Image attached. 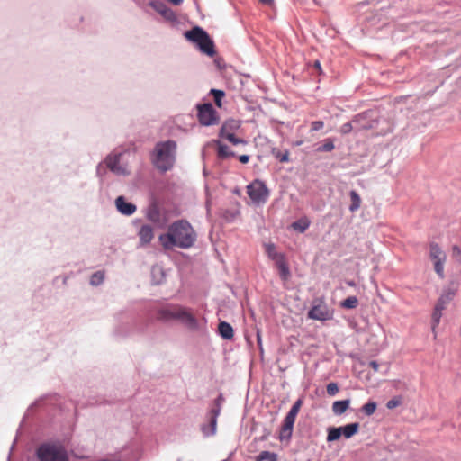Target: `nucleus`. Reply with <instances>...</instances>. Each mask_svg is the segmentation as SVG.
I'll return each instance as SVG.
<instances>
[{
	"instance_id": "38",
	"label": "nucleus",
	"mask_w": 461,
	"mask_h": 461,
	"mask_svg": "<svg viewBox=\"0 0 461 461\" xmlns=\"http://www.w3.org/2000/svg\"><path fill=\"white\" fill-rule=\"evenodd\" d=\"M400 404V401L397 400V399H392L390 401L387 402L386 403V407L388 409H394L395 407H397L398 405Z\"/></svg>"
},
{
	"instance_id": "45",
	"label": "nucleus",
	"mask_w": 461,
	"mask_h": 461,
	"mask_svg": "<svg viewBox=\"0 0 461 461\" xmlns=\"http://www.w3.org/2000/svg\"><path fill=\"white\" fill-rule=\"evenodd\" d=\"M168 1L176 5H179L183 2V0H168Z\"/></svg>"
},
{
	"instance_id": "31",
	"label": "nucleus",
	"mask_w": 461,
	"mask_h": 461,
	"mask_svg": "<svg viewBox=\"0 0 461 461\" xmlns=\"http://www.w3.org/2000/svg\"><path fill=\"white\" fill-rule=\"evenodd\" d=\"M222 397L220 395L214 402L215 406L211 410L210 416L218 418L221 412V402Z\"/></svg>"
},
{
	"instance_id": "47",
	"label": "nucleus",
	"mask_w": 461,
	"mask_h": 461,
	"mask_svg": "<svg viewBox=\"0 0 461 461\" xmlns=\"http://www.w3.org/2000/svg\"><path fill=\"white\" fill-rule=\"evenodd\" d=\"M315 66H316V68H320V63L317 61Z\"/></svg>"
},
{
	"instance_id": "23",
	"label": "nucleus",
	"mask_w": 461,
	"mask_h": 461,
	"mask_svg": "<svg viewBox=\"0 0 461 461\" xmlns=\"http://www.w3.org/2000/svg\"><path fill=\"white\" fill-rule=\"evenodd\" d=\"M151 6L167 19L174 17L173 12L162 3H151Z\"/></svg>"
},
{
	"instance_id": "43",
	"label": "nucleus",
	"mask_w": 461,
	"mask_h": 461,
	"mask_svg": "<svg viewBox=\"0 0 461 461\" xmlns=\"http://www.w3.org/2000/svg\"><path fill=\"white\" fill-rule=\"evenodd\" d=\"M445 306H444V302L442 300H440L437 305L435 306V309L434 310H438V312H442L444 310Z\"/></svg>"
},
{
	"instance_id": "32",
	"label": "nucleus",
	"mask_w": 461,
	"mask_h": 461,
	"mask_svg": "<svg viewBox=\"0 0 461 461\" xmlns=\"http://www.w3.org/2000/svg\"><path fill=\"white\" fill-rule=\"evenodd\" d=\"M211 94L213 95L214 97V102H215V104L218 106V107H221V99L222 97L224 96V92L221 91V90H217V89H212L211 90Z\"/></svg>"
},
{
	"instance_id": "44",
	"label": "nucleus",
	"mask_w": 461,
	"mask_h": 461,
	"mask_svg": "<svg viewBox=\"0 0 461 461\" xmlns=\"http://www.w3.org/2000/svg\"><path fill=\"white\" fill-rule=\"evenodd\" d=\"M261 4L272 6L274 5V0H259Z\"/></svg>"
},
{
	"instance_id": "11",
	"label": "nucleus",
	"mask_w": 461,
	"mask_h": 461,
	"mask_svg": "<svg viewBox=\"0 0 461 461\" xmlns=\"http://www.w3.org/2000/svg\"><path fill=\"white\" fill-rule=\"evenodd\" d=\"M106 165H107V167L111 171H113L118 175L129 174V171L127 170V168L125 167H122L120 165V155H113V156L107 157Z\"/></svg>"
},
{
	"instance_id": "30",
	"label": "nucleus",
	"mask_w": 461,
	"mask_h": 461,
	"mask_svg": "<svg viewBox=\"0 0 461 461\" xmlns=\"http://www.w3.org/2000/svg\"><path fill=\"white\" fill-rule=\"evenodd\" d=\"M334 148H335V146H334L332 140L327 139L324 140L323 145L319 147L317 149V150L320 152H330V151L333 150Z\"/></svg>"
},
{
	"instance_id": "7",
	"label": "nucleus",
	"mask_w": 461,
	"mask_h": 461,
	"mask_svg": "<svg viewBox=\"0 0 461 461\" xmlns=\"http://www.w3.org/2000/svg\"><path fill=\"white\" fill-rule=\"evenodd\" d=\"M307 316L312 320L325 321L332 319L333 311L329 308L323 298H316L312 301V306Z\"/></svg>"
},
{
	"instance_id": "18",
	"label": "nucleus",
	"mask_w": 461,
	"mask_h": 461,
	"mask_svg": "<svg viewBox=\"0 0 461 461\" xmlns=\"http://www.w3.org/2000/svg\"><path fill=\"white\" fill-rule=\"evenodd\" d=\"M350 400L336 401L332 404V411L335 415H341L349 408Z\"/></svg>"
},
{
	"instance_id": "48",
	"label": "nucleus",
	"mask_w": 461,
	"mask_h": 461,
	"mask_svg": "<svg viewBox=\"0 0 461 461\" xmlns=\"http://www.w3.org/2000/svg\"><path fill=\"white\" fill-rule=\"evenodd\" d=\"M150 220L153 221H158V219H154V218H151Z\"/></svg>"
},
{
	"instance_id": "5",
	"label": "nucleus",
	"mask_w": 461,
	"mask_h": 461,
	"mask_svg": "<svg viewBox=\"0 0 461 461\" xmlns=\"http://www.w3.org/2000/svg\"><path fill=\"white\" fill-rule=\"evenodd\" d=\"M303 399H301V398L298 399L294 403V405L290 409L289 412L286 414V416L284 419V421L282 423L281 429H280V433H279L280 440L289 439L291 438L296 416L299 413V411L303 406Z\"/></svg>"
},
{
	"instance_id": "9",
	"label": "nucleus",
	"mask_w": 461,
	"mask_h": 461,
	"mask_svg": "<svg viewBox=\"0 0 461 461\" xmlns=\"http://www.w3.org/2000/svg\"><path fill=\"white\" fill-rule=\"evenodd\" d=\"M429 258L434 263L435 272L441 279H443L445 277L444 264L446 262L447 257L445 252L440 249V247L437 243H430Z\"/></svg>"
},
{
	"instance_id": "13",
	"label": "nucleus",
	"mask_w": 461,
	"mask_h": 461,
	"mask_svg": "<svg viewBox=\"0 0 461 461\" xmlns=\"http://www.w3.org/2000/svg\"><path fill=\"white\" fill-rule=\"evenodd\" d=\"M115 205L117 210L124 215H131L136 211V206L131 203L125 201L123 196H119L115 200Z\"/></svg>"
},
{
	"instance_id": "41",
	"label": "nucleus",
	"mask_w": 461,
	"mask_h": 461,
	"mask_svg": "<svg viewBox=\"0 0 461 461\" xmlns=\"http://www.w3.org/2000/svg\"><path fill=\"white\" fill-rule=\"evenodd\" d=\"M239 160L242 163V164H246L249 162V156L248 155H240L239 157Z\"/></svg>"
},
{
	"instance_id": "42",
	"label": "nucleus",
	"mask_w": 461,
	"mask_h": 461,
	"mask_svg": "<svg viewBox=\"0 0 461 461\" xmlns=\"http://www.w3.org/2000/svg\"><path fill=\"white\" fill-rule=\"evenodd\" d=\"M279 160L280 162H287L289 160V152L285 151V153L279 158Z\"/></svg>"
},
{
	"instance_id": "19",
	"label": "nucleus",
	"mask_w": 461,
	"mask_h": 461,
	"mask_svg": "<svg viewBox=\"0 0 461 461\" xmlns=\"http://www.w3.org/2000/svg\"><path fill=\"white\" fill-rule=\"evenodd\" d=\"M217 145V155L220 158H227L230 157H234L235 153L232 152L229 147L225 144H223L221 141L216 142Z\"/></svg>"
},
{
	"instance_id": "17",
	"label": "nucleus",
	"mask_w": 461,
	"mask_h": 461,
	"mask_svg": "<svg viewBox=\"0 0 461 461\" xmlns=\"http://www.w3.org/2000/svg\"><path fill=\"white\" fill-rule=\"evenodd\" d=\"M220 335L225 339H231L234 332L231 325L226 321H221L218 326Z\"/></svg>"
},
{
	"instance_id": "20",
	"label": "nucleus",
	"mask_w": 461,
	"mask_h": 461,
	"mask_svg": "<svg viewBox=\"0 0 461 461\" xmlns=\"http://www.w3.org/2000/svg\"><path fill=\"white\" fill-rule=\"evenodd\" d=\"M351 203L349 205V211L351 212H357L361 206V198L357 191L352 190L349 193Z\"/></svg>"
},
{
	"instance_id": "34",
	"label": "nucleus",
	"mask_w": 461,
	"mask_h": 461,
	"mask_svg": "<svg viewBox=\"0 0 461 461\" xmlns=\"http://www.w3.org/2000/svg\"><path fill=\"white\" fill-rule=\"evenodd\" d=\"M210 426H211V431L206 432L203 429V432L205 435H213L216 432V426H217V418L215 417H210Z\"/></svg>"
},
{
	"instance_id": "12",
	"label": "nucleus",
	"mask_w": 461,
	"mask_h": 461,
	"mask_svg": "<svg viewBox=\"0 0 461 461\" xmlns=\"http://www.w3.org/2000/svg\"><path fill=\"white\" fill-rule=\"evenodd\" d=\"M208 33L200 27H194L185 33V38L197 46L203 41Z\"/></svg>"
},
{
	"instance_id": "16",
	"label": "nucleus",
	"mask_w": 461,
	"mask_h": 461,
	"mask_svg": "<svg viewBox=\"0 0 461 461\" xmlns=\"http://www.w3.org/2000/svg\"><path fill=\"white\" fill-rule=\"evenodd\" d=\"M276 267L279 270V275L282 280L286 281L290 277L289 267L286 263L285 258H280L276 263Z\"/></svg>"
},
{
	"instance_id": "22",
	"label": "nucleus",
	"mask_w": 461,
	"mask_h": 461,
	"mask_svg": "<svg viewBox=\"0 0 461 461\" xmlns=\"http://www.w3.org/2000/svg\"><path fill=\"white\" fill-rule=\"evenodd\" d=\"M240 128V122L236 120L226 121L221 128L220 134L233 132L235 130Z\"/></svg>"
},
{
	"instance_id": "36",
	"label": "nucleus",
	"mask_w": 461,
	"mask_h": 461,
	"mask_svg": "<svg viewBox=\"0 0 461 461\" xmlns=\"http://www.w3.org/2000/svg\"><path fill=\"white\" fill-rule=\"evenodd\" d=\"M441 315V312H438V310H434L432 313L433 329L439 323Z\"/></svg>"
},
{
	"instance_id": "21",
	"label": "nucleus",
	"mask_w": 461,
	"mask_h": 461,
	"mask_svg": "<svg viewBox=\"0 0 461 461\" xmlns=\"http://www.w3.org/2000/svg\"><path fill=\"white\" fill-rule=\"evenodd\" d=\"M265 250L267 256L272 259L275 260L276 263L280 258H285L283 254L278 253L276 250V247L273 243H267L265 244Z\"/></svg>"
},
{
	"instance_id": "14",
	"label": "nucleus",
	"mask_w": 461,
	"mask_h": 461,
	"mask_svg": "<svg viewBox=\"0 0 461 461\" xmlns=\"http://www.w3.org/2000/svg\"><path fill=\"white\" fill-rule=\"evenodd\" d=\"M140 242L142 246L148 245L154 238V230L150 225H142L139 230Z\"/></svg>"
},
{
	"instance_id": "1",
	"label": "nucleus",
	"mask_w": 461,
	"mask_h": 461,
	"mask_svg": "<svg viewBox=\"0 0 461 461\" xmlns=\"http://www.w3.org/2000/svg\"><path fill=\"white\" fill-rule=\"evenodd\" d=\"M158 240L165 249H189L196 241V232L187 221L178 220L168 227L167 233L159 235Z\"/></svg>"
},
{
	"instance_id": "40",
	"label": "nucleus",
	"mask_w": 461,
	"mask_h": 461,
	"mask_svg": "<svg viewBox=\"0 0 461 461\" xmlns=\"http://www.w3.org/2000/svg\"><path fill=\"white\" fill-rule=\"evenodd\" d=\"M369 366L372 367V369L375 371V372H377L378 369H379V365L376 361H370L369 362Z\"/></svg>"
},
{
	"instance_id": "2",
	"label": "nucleus",
	"mask_w": 461,
	"mask_h": 461,
	"mask_svg": "<svg viewBox=\"0 0 461 461\" xmlns=\"http://www.w3.org/2000/svg\"><path fill=\"white\" fill-rule=\"evenodd\" d=\"M157 319L163 321L178 320L188 328L197 327V320L191 310L179 304H170L158 309Z\"/></svg>"
},
{
	"instance_id": "4",
	"label": "nucleus",
	"mask_w": 461,
	"mask_h": 461,
	"mask_svg": "<svg viewBox=\"0 0 461 461\" xmlns=\"http://www.w3.org/2000/svg\"><path fill=\"white\" fill-rule=\"evenodd\" d=\"M39 461H68L65 449L52 444H43L37 449Z\"/></svg>"
},
{
	"instance_id": "35",
	"label": "nucleus",
	"mask_w": 461,
	"mask_h": 461,
	"mask_svg": "<svg viewBox=\"0 0 461 461\" xmlns=\"http://www.w3.org/2000/svg\"><path fill=\"white\" fill-rule=\"evenodd\" d=\"M339 392V386L336 383H330L327 385V393L330 396L337 394Z\"/></svg>"
},
{
	"instance_id": "3",
	"label": "nucleus",
	"mask_w": 461,
	"mask_h": 461,
	"mask_svg": "<svg viewBox=\"0 0 461 461\" xmlns=\"http://www.w3.org/2000/svg\"><path fill=\"white\" fill-rule=\"evenodd\" d=\"M176 143L174 140H167L156 144L152 162L160 171L166 172L172 168L176 161Z\"/></svg>"
},
{
	"instance_id": "15",
	"label": "nucleus",
	"mask_w": 461,
	"mask_h": 461,
	"mask_svg": "<svg viewBox=\"0 0 461 461\" xmlns=\"http://www.w3.org/2000/svg\"><path fill=\"white\" fill-rule=\"evenodd\" d=\"M200 50L210 57L215 55L213 41L210 39L209 35L205 37L203 41L198 45Z\"/></svg>"
},
{
	"instance_id": "25",
	"label": "nucleus",
	"mask_w": 461,
	"mask_h": 461,
	"mask_svg": "<svg viewBox=\"0 0 461 461\" xmlns=\"http://www.w3.org/2000/svg\"><path fill=\"white\" fill-rule=\"evenodd\" d=\"M220 137L226 139L233 145L246 144V141L243 139L236 137L233 132L221 133L220 134Z\"/></svg>"
},
{
	"instance_id": "26",
	"label": "nucleus",
	"mask_w": 461,
	"mask_h": 461,
	"mask_svg": "<svg viewBox=\"0 0 461 461\" xmlns=\"http://www.w3.org/2000/svg\"><path fill=\"white\" fill-rule=\"evenodd\" d=\"M257 461H278V456L276 453L269 451H262L258 456Z\"/></svg>"
},
{
	"instance_id": "28",
	"label": "nucleus",
	"mask_w": 461,
	"mask_h": 461,
	"mask_svg": "<svg viewBox=\"0 0 461 461\" xmlns=\"http://www.w3.org/2000/svg\"><path fill=\"white\" fill-rule=\"evenodd\" d=\"M376 403L375 402H366V404L363 405L362 407V411L367 415V416H371L372 414L375 413V410H376Z\"/></svg>"
},
{
	"instance_id": "6",
	"label": "nucleus",
	"mask_w": 461,
	"mask_h": 461,
	"mask_svg": "<svg viewBox=\"0 0 461 461\" xmlns=\"http://www.w3.org/2000/svg\"><path fill=\"white\" fill-rule=\"evenodd\" d=\"M247 194L254 204H264L270 193L263 181L256 179L247 186Z\"/></svg>"
},
{
	"instance_id": "29",
	"label": "nucleus",
	"mask_w": 461,
	"mask_h": 461,
	"mask_svg": "<svg viewBox=\"0 0 461 461\" xmlns=\"http://www.w3.org/2000/svg\"><path fill=\"white\" fill-rule=\"evenodd\" d=\"M104 278V274L103 271H97L94 273L91 276L90 283L93 285H100Z\"/></svg>"
},
{
	"instance_id": "27",
	"label": "nucleus",
	"mask_w": 461,
	"mask_h": 461,
	"mask_svg": "<svg viewBox=\"0 0 461 461\" xmlns=\"http://www.w3.org/2000/svg\"><path fill=\"white\" fill-rule=\"evenodd\" d=\"M357 304L358 300L356 296H349L341 303V306L346 309H354L357 306Z\"/></svg>"
},
{
	"instance_id": "37",
	"label": "nucleus",
	"mask_w": 461,
	"mask_h": 461,
	"mask_svg": "<svg viewBox=\"0 0 461 461\" xmlns=\"http://www.w3.org/2000/svg\"><path fill=\"white\" fill-rule=\"evenodd\" d=\"M324 123L322 121H314L311 124V131H317L323 128Z\"/></svg>"
},
{
	"instance_id": "46",
	"label": "nucleus",
	"mask_w": 461,
	"mask_h": 461,
	"mask_svg": "<svg viewBox=\"0 0 461 461\" xmlns=\"http://www.w3.org/2000/svg\"><path fill=\"white\" fill-rule=\"evenodd\" d=\"M257 339H258V343L260 345V343H261V337H260L259 332H258V334H257Z\"/></svg>"
},
{
	"instance_id": "10",
	"label": "nucleus",
	"mask_w": 461,
	"mask_h": 461,
	"mask_svg": "<svg viewBox=\"0 0 461 461\" xmlns=\"http://www.w3.org/2000/svg\"><path fill=\"white\" fill-rule=\"evenodd\" d=\"M197 108V116L201 124L210 126L218 123L219 118L212 104H203Z\"/></svg>"
},
{
	"instance_id": "8",
	"label": "nucleus",
	"mask_w": 461,
	"mask_h": 461,
	"mask_svg": "<svg viewBox=\"0 0 461 461\" xmlns=\"http://www.w3.org/2000/svg\"><path fill=\"white\" fill-rule=\"evenodd\" d=\"M358 430L359 424L357 422L349 423L342 427H330L327 429V441H336L339 439L341 436H344L346 438H350L356 435Z\"/></svg>"
},
{
	"instance_id": "39",
	"label": "nucleus",
	"mask_w": 461,
	"mask_h": 461,
	"mask_svg": "<svg viewBox=\"0 0 461 461\" xmlns=\"http://www.w3.org/2000/svg\"><path fill=\"white\" fill-rule=\"evenodd\" d=\"M352 131V126L350 123H345L342 127H341V132L346 134V133H348Z\"/></svg>"
},
{
	"instance_id": "33",
	"label": "nucleus",
	"mask_w": 461,
	"mask_h": 461,
	"mask_svg": "<svg viewBox=\"0 0 461 461\" xmlns=\"http://www.w3.org/2000/svg\"><path fill=\"white\" fill-rule=\"evenodd\" d=\"M452 258L461 264V249L457 245L452 247Z\"/></svg>"
},
{
	"instance_id": "24",
	"label": "nucleus",
	"mask_w": 461,
	"mask_h": 461,
	"mask_svg": "<svg viewBox=\"0 0 461 461\" xmlns=\"http://www.w3.org/2000/svg\"><path fill=\"white\" fill-rule=\"evenodd\" d=\"M310 226V221L307 218H302L292 223L291 227L301 233L304 232Z\"/></svg>"
}]
</instances>
